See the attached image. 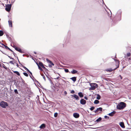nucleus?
<instances>
[{
    "label": "nucleus",
    "mask_w": 131,
    "mask_h": 131,
    "mask_svg": "<svg viewBox=\"0 0 131 131\" xmlns=\"http://www.w3.org/2000/svg\"><path fill=\"white\" fill-rule=\"evenodd\" d=\"M30 78L32 79V78H31V76L30 75Z\"/></svg>",
    "instance_id": "nucleus-58"
},
{
    "label": "nucleus",
    "mask_w": 131,
    "mask_h": 131,
    "mask_svg": "<svg viewBox=\"0 0 131 131\" xmlns=\"http://www.w3.org/2000/svg\"><path fill=\"white\" fill-rule=\"evenodd\" d=\"M116 58V54L115 55V58Z\"/></svg>",
    "instance_id": "nucleus-59"
},
{
    "label": "nucleus",
    "mask_w": 131,
    "mask_h": 131,
    "mask_svg": "<svg viewBox=\"0 0 131 131\" xmlns=\"http://www.w3.org/2000/svg\"><path fill=\"white\" fill-rule=\"evenodd\" d=\"M73 81L75 82L76 80V77H73L70 78Z\"/></svg>",
    "instance_id": "nucleus-18"
},
{
    "label": "nucleus",
    "mask_w": 131,
    "mask_h": 131,
    "mask_svg": "<svg viewBox=\"0 0 131 131\" xmlns=\"http://www.w3.org/2000/svg\"><path fill=\"white\" fill-rule=\"evenodd\" d=\"M99 101L98 100H96L94 101V103L95 104H97L99 103Z\"/></svg>",
    "instance_id": "nucleus-26"
},
{
    "label": "nucleus",
    "mask_w": 131,
    "mask_h": 131,
    "mask_svg": "<svg viewBox=\"0 0 131 131\" xmlns=\"http://www.w3.org/2000/svg\"><path fill=\"white\" fill-rule=\"evenodd\" d=\"M130 55V53H128L127 54V56L128 57H129Z\"/></svg>",
    "instance_id": "nucleus-37"
},
{
    "label": "nucleus",
    "mask_w": 131,
    "mask_h": 131,
    "mask_svg": "<svg viewBox=\"0 0 131 131\" xmlns=\"http://www.w3.org/2000/svg\"><path fill=\"white\" fill-rule=\"evenodd\" d=\"M64 71L68 73L69 72V71L68 69H64Z\"/></svg>",
    "instance_id": "nucleus-35"
},
{
    "label": "nucleus",
    "mask_w": 131,
    "mask_h": 131,
    "mask_svg": "<svg viewBox=\"0 0 131 131\" xmlns=\"http://www.w3.org/2000/svg\"><path fill=\"white\" fill-rule=\"evenodd\" d=\"M26 70L28 72L29 71H30L28 69H27V70Z\"/></svg>",
    "instance_id": "nucleus-55"
},
{
    "label": "nucleus",
    "mask_w": 131,
    "mask_h": 131,
    "mask_svg": "<svg viewBox=\"0 0 131 131\" xmlns=\"http://www.w3.org/2000/svg\"><path fill=\"white\" fill-rule=\"evenodd\" d=\"M49 66L50 67H52L51 65V64H49Z\"/></svg>",
    "instance_id": "nucleus-50"
},
{
    "label": "nucleus",
    "mask_w": 131,
    "mask_h": 131,
    "mask_svg": "<svg viewBox=\"0 0 131 131\" xmlns=\"http://www.w3.org/2000/svg\"><path fill=\"white\" fill-rule=\"evenodd\" d=\"M80 103L82 105H85L86 103V101L84 99H82L80 100Z\"/></svg>",
    "instance_id": "nucleus-7"
},
{
    "label": "nucleus",
    "mask_w": 131,
    "mask_h": 131,
    "mask_svg": "<svg viewBox=\"0 0 131 131\" xmlns=\"http://www.w3.org/2000/svg\"><path fill=\"white\" fill-rule=\"evenodd\" d=\"M37 64L38 66V68L41 71H43V70L42 69V68L39 66V65H38V64L37 63Z\"/></svg>",
    "instance_id": "nucleus-29"
},
{
    "label": "nucleus",
    "mask_w": 131,
    "mask_h": 131,
    "mask_svg": "<svg viewBox=\"0 0 131 131\" xmlns=\"http://www.w3.org/2000/svg\"><path fill=\"white\" fill-rule=\"evenodd\" d=\"M34 53H35V54H36V52H34Z\"/></svg>",
    "instance_id": "nucleus-57"
},
{
    "label": "nucleus",
    "mask_w": 131,
    "mask_h": 131,
    "mask_svg": "<svg viewBox=\"0 0 131 131\" xmlns=\"http://www.w3.org/2000/svg\"><path fill=\"white\" fill-rule=\"evenodd\" d=\"M78 71L75 70H73L72 71H71V73L73 74H74L77 73Z\"/></svg>",
    "instance_id": "nucleus-21"
},
{
    "label": "nucleus",
    "mask_w": 131,
    "mask_h": 131,
    "mask_svg": "<svg viewBox=\"0 0 131 131\" xmlns=\"http://www.w3.org/2000/svg\"><path fill=\"white\" fill-rule=\"evenodd\" d=\"M28 72L32 76V77L33 78H34V77H33L32 75V74L31 72L30 71H29Z\"/></svg>",
    "instance_id": "nucleus-36"
},
{
    "label": "nucleus",
    "mask_w": 131,
    "mask_h": 131,
    "mask_svg": "<svg viewBox=\"0 0 131 131\" xmlns=\"http://www.w3.org/2000/svg\"><path fill=\"white\" fill-rule=\"evenodd\" d=\"M41 75L42 77L43 78L44 80L45 81H46V78L45 75L43 74H41Z\"/></svg>",
    "instance_id": "nucleus-31"
},
{
    "label": "nucleus",
    "mask_w": 131,
    "mask_h": 131,
    "mask_svg": "<svg viewBox=\"0 0 131 131\" xmlns=\"http://www.w3.org/2000/svg\"><path fill=\"white\" fill-rule=\"evenodd\" d=\"M58 113H55L54 114V116L55 117H57V116H58Z\"/></svg>",
    "instance_id": "nucleus-32"
},
{
    "label": "nucleus",
    "mask_w": 131,
    "mask_h": 131,
    "mask_svg": "<svg viewBox=\"0 0 131 131\" xmlns=\"http://www.w3.org/2000/svg\"><path fill=\"white\" fill-rule=\"evenodd\" d=\"M11 82H14V84L16 85L17 83L16 82V80H12Z\"/></svg>",
    "instance_id": "nucleus-27"
},
{
    "label": "nucleus",
    "mask_w": 131,
    "mask_h": 131,
    "mask_svg": "<svg viewBox=\"0 0 131 131\" xmlns=\"http://www.w3.org/2000/svg\"><path fill=\"white\" fill-rule=\"evenodd\" d=\"M95 108V107L94 106H92L90 108V110L91 111H93Z\"/></svg>",
    "instance_id": "nucleus-34"
},
{
    "label": "nucleus",
    "mask_w": 131,
    "mask_h": 131,
    "mask_svg": "<svg viewBox=\"0 0 131 131\" xmlns=\"http://www.w3.org/2000/svg\"><path fill=\"white\" fill-rule=\"evenodd\" d=\"M9 63L13 64H14L13 61H10Z\"/></svg>",
    "instance_id": "nucleus-38"
},
{
    "label": "nucleus",
    "mask_w": 131,
    "mask_h": 131,
    "mask_svg": "<svg viewBox=\"0 0 131 131\" xmlns=\"http://www.w3.org/2000/svg\"><path fill=\"white\" fill-rule=\"evenodd\" d=\"M46 60L48 63H49L51 64V65L52 66H54V64L51 61L49 60L47 58Z\"/></svg>",
    "instance_id": "nucleus-15"
},
{
    "label": "nucleus",
    "mask_w": 131,
    "mask_h": 131,
    "mask_svg": "<svg viewBox=\"0 0 131 131\" xmlns=\"http://www.w3.org/2000/svg\"><path fill=\"white\" fill-rule=\"evenodd\" d=\"M84 99L86 100H87L88 99V97L86 96H85L84 97Z\"/></svg>",
    "instance_id": "nucleus-45"
},
{
    "label": "nucleus",
    "mask_w": 131,
    "mask_h": 131,
    "mask_svg": "<svg viewBox=\"0 0 131 131\" xmlns=\"http://www.w3.org/2000/svg\"><path fill=\"white\" fill-rule=\"evenodd\" d=\"M6 37H7V38H8L9 37V36H8V35L7 34H6Z\"/></svg>",
    "instance_id": "nucleus-52"
},
{
    "label": "nucleus",
    "mask_w": 131,
    "mask_h": 131,
    "mask_svg": "<svg viewBox=\"0 0 131 131\" xmlns=\"http://www.w3.org/2000/svg\"><path fill=\"white\" fill-rule=\"evenodd\" d=\"M91 87L90 88L89 90H92L95 89L97 87V85L96 83H92L91 84Z\"/></svg>",
    "instance_id": "nucleus-3"
},
{
    "label": "nucleus",
    "mask_w": 131,
    "mask_h": 131,
    "mask_svg": "<svg viewBox=\"0 0 131 131\" xmlns=\"http://www.w3.org/2000/svg\"><path fill=\"white\" fill-rule=\"evenodd\" d=\"M102 107H99L98 108H97L96 110H95L94 112L95 113H97L99 111H102Z\"/></svg>",
    "instance_id": "nucleus-10"
},
{
    "label": "nucleus",
    "mask_w": 131,
    "mask_h": 131,
    "mask_svg": "<svg viewBox=\"0 0 131 131\" xmlns=\"http://www.w3.org/2000/svg\"><path fill=\"white\" fill-rule=\"evenodd\" d=\"M23 67L26 70H27V68H26V67H25V66H23Z\"/></svg>",
    "instance_id": "nucleus-44"
},
{
    "label": "nucleus",
    "mask_w": 131,
    "mask_h": 131,
    "mask_svg": "<svg viewBox=\"0 0 131 131\" xmlns=\"http://www.w3.org/2000/svg\"><path fill=\"white\" fill-rule=\"evenodd\" d=\"M0 51H1L3 54H6H6L4 52H3L2 51H1V50H0Z\"/></svg>",
    "instance_id": "nucleus-48"
},
{
    "label": "nucleus",
    "mask_w": 131,
    "mask_h": 131,
    "mask_svg": "<svg viewBox=\"0 0 131 131\" xmlns=\"http://www.w3.org/2000/svg\"><path fill=\"white\" fill-rule=\"evenodd\" d=\"M8 23L9 27H12V21L10 20L8 21Z\"/></svg>",
    "instance_id": "nucleus-16"
},
{
    "label": "nucleus",
    "mask_w": 131,
    "mask_h": 131,
    "mask_svg": "<svg viewBox=\"0 0 131 131\" xmlns=\"http://www.w3.org/2000/svg\"><path fill=\"white\" fill-rule=\"evenodd\" d=\"M72 97H74L77 100H78L79 99V97L76 94H73L71 95Z\"/></svg>",
    "instance_id": "nucleus-9"
},
{
    "label": "nucleus",
    "mask_w": 131,
    "mask_h": 131,
    "mask_svg": "<svg viewBox=\"0 0 131 131\" xmlns=\"http://www.w3.org/2000/svg\"><path fill=\"white\" fill-rule=\"evenodd\" d=\"M4 34V33L3 31L0 30V36H2Z\"/></svg>",
    "instance_id": "nucleus-25"
},
{
    "label": "nucleus",
    "mask_w": 131,
    "mask_h": 131,
    "mask_svg": "<svg viewBox=\"0 0 131 131\" xmlns=\"http://www.w3.org/2000/svg\"><path fill=\"white\" fill-rule=\"evenodd\" d=\"M13 47L15 48V50H16L19 52L21 53H24V51H22L21 49L17 47H16L14 45V46H13Z\"/></svg>",
    "instance_id": "nucleus-5"
},
{
    "label": "nucleus",
    "mask_w": 131,
    "mask_h": 131,
    "mask_svg": "<svg viewBox=\"0 0 131 131\" xmlns=\"http://www.w3.org/2000/svg\"><path fill=\"white\" fill-rule=\"evenodd\" d=\"M101 98V96L99 94H97L96 99L98 100H100Z\"/></svg>",
    "instance_id": "nucleus-23"
},
{
    "label": "nucleus",
    "mask_w": 131,
    "mask_h": 131,
    "mask_svg": "<svg viewBox=\"0 0 131 131\" xmlns=\"http://www.w3.org/2000/svg\"><path fill=\"white\" fill-rule=\"evenodd\" d=\"M23 67L26 70H27V68H26V67H25V66H23Z\"/></svg>",
    "instance_id": "nucleus-43"
},
{
    "label": "nucleus",
    "mask_w": 131,
    "mask_h": 131,
    "mask_svg": "<svg viewBox=\"0 0 131 131\" xmlns=\"http://www.w3.org/2000/svg\"><path fill=\"white\" fill-rule=\"evenodd\" d=\"M38 83H39V82H38V81H36Z\"/></svg>",
    "instance_id": "nucleus-60"
},
{
    "label": "nucleus",
    "mask_w": 131,
    "mask_h": 131,
    "mask_svg": "<svg viewBox=\"0 0 131 131\" xmlns=\"http://www.w3.org/2000/svg\"><path fill=\"white\" fill-rule=\"evenodd\" d=\"M23 67L26 70H27V68H26V67H25V66H23Z\"/></svg>",
    "instance_id": "nucleus-42"
},
{
    "label": "nucleus",
    "mask_w": 131,
    "mask_h": 131,
    "mask_svg": "<svg viewBox=\"0 0 131 131\" xmlns=\"http://www.w3.org/2000/svg\"><path fill=\"white\" fill-rule=\"evenodd\" d=\"M102 120V118L101 117H99L97 119L96 121H95V122H99L100 121Z\"/></svg>",
    "instance_id": "nucleus-20"
},
{
    "label": "nucleus",
    "mask_w": 131,
    "mask_h": 131,
    "mask_svg": "<svg viewBox=\"0 0 131 131\" xmlns=\"http://www.w3.org/2000/svg\"><path fill=\"white\" fill-rule=\"evenodd\" d=\"M0 51H1L3 54H6H6L4 52H3L2 51H1V50H0Z\"/></svg>",
    "instance_id": "nucleus-47"
},
{
    "label": "nucleus",
    "mask_w": 131,
    "mask_h": 131,
    "mask_svg": "<svg viewBox=\"0 0 131 131\" xmlns=\"http://www.w3.org/2000/svg\"><path fill=\"white\" fill-rule=\"evenodd\" d=\"M104 117L105 118H107L108 119L109 118V117H108L106 115L104 116Z\"/></svg>",
    "instance_id": "nucleus-39"
},
{
    "label": "nucleus",
    "mask_w": 131,
    "mask_h": 131,
    "mask_svg": "<svg viewBox=\"0 0 131 131\" xmlns=\"http://www.w3.org/2000/svg\"><path fill=\"white\" fill-rule=\"evenodd\" d=\"M120 126L122 128H124L125 126L124 125V124L123 122H120L119 123Z\"/></svg>",
    "instance_id": "nucleus-12"
},
{
    "label": "nucleus",
    "mask_w": 131,
    "mask_h": 131,
    "mask_svg": "<svg viewBox=\"0 0 131 131\" xmlns=\"http://www.w3.org/2000/svg\"><path fill=\"white\" fill-rule=\"evenodd\" d=\"M38 65H39V66H41L42 68L43 69H46L45 67L44 66L43 63L42 62H39V63Z\"/></svg>",
    "instance_id": "nucleus-13"
},
{
    "label": "nucleus",
    "mask_w": 131,
    "mask_h": 131,
    "mask_svg": "<svg viewBox=\"0 0 131 131\" xmlns=\"http://www.w3.org/2000/svg\"><path fill=\"white\" fill-rule=\"evenodd\" d=\"M46 125L45 124H42L39 127V128L41 129H43L46 127Z\"/></svg>",
    "instance_id": "nucleus-11"
},
{
    "label": "nucleus",
    "mask_w": 131,
    "mask_h": 131,
    "mask_svg": "<svg viewBox=\"0 0 131 131\" xmlns=\"http://www.w3.org/2000/svg\"><path fill=\"white\" fill-rule=\"evenodd\" d=\"M13 72L14 73L16 74L17 75H18V76H19L20 75V73L17 71H13Z\"/></svg>",
    "instance_id": "nucleus-22"
},
{
    "label": "nucleus",
    "mask_w": 131,
    "mask_h": 131,
    "mask_svg": "<svg viewBox=\"0 0 131 131\" xmlns=\"http://www.w3.org/2000/svg\"><path fill=\"white\" fill-rule=\"evenodd\" d=\"M59 78V77H57L56 78H55V79H58Z\"/></svg>",
    "instance_id": "nucleus-54"
},
{
    "label": "nucleus",
    "mask_w": 131,
    "mask_h": 131,
    "mask_svg": "<svg viewBox=\"0 0 131 131\" xmlns=\"http://www.w3.org/2000/svg\"><path fill=\"white\" fill-rule=\"evenodd\" d=\"M16 64H17V67H18V66H19V65H18V64L17 63Z\"/></svg>",
    "instance_id": "nucleus-56"
},
{
    "label": "nucleus",
    "mask_w": 131,
    "mask_h": 131,
    "mask_svg": "<svg viewBox=\"0 0 131 131\" xmlns=\"http://www.w3.org/2000/svg\"><path fill=\"white\" fill-rule=\"evenodd\" d=\"M51 83H52V82L51 81H50Z\"/></svg>",
    "instance_id": "nucleus-62"
},
{
    "label": "nucleus",
    "mask_w": 131,
    "mask_h": 131,
    "mask_svg": "<svg viewBox=\"0 0 131 131\" xmlns=\"http://www.w3.org/2000/svg\"><path fill=\"white\" fill-rule=\"evenodd\" d=\"M126 106V104L125 103L121 102L117 106V108L118 109L121 110L124 108Z\"/></svg>",
    "instance_id": "nucleus-1"
},
{
    "label": "nucleus",
    "mask_w": 131,
    "mask_h": 131,
    "mask_svg": "<svg viewBox=\"0 0 131 131\" xmlns=\"http://www.w3.org/2000/svg\"><path fill=\"white\" fill-rule=\"evenodd\" d=\"M116 112L115 111H113L111 113H109L108 115H109V116H113V115Z\"/></svg>",
    "instance_id": "nucleus-14"
},
{
    "label": "nucleus",
    "mask_w": 131,
    "mask_h": 131,
    "mask_svg": "<svg viewBox=\"0 0 131 131\" xmlns=\"http://www.w3.org/2000/svg\"><path fill=\"white\" fill-rule=\"evenodd\" d=\"M12 7V4H7L6 5L5 9L8 12H9L11 9Z\"/></svg>",
    "instance_id": "nucleus-4"
},
{
    "label": "nucleus",
    "mask_w": 131,
    "mask_h": 131,
    "mask_svg": "<svg viewBox=\"0 0 131 131\" xmlns=\"http://www.w3.org/2000/svg\"><path fill=\"white\" fill-rule=\"evenodd\" d=\"M5 48L6 49H8L11 52H13V51H12V50H11L10 48H9L7 46H5Z\"/></svg>",
    "instance_id": "nucleus-24"
},
{
    "label": "nucleus",
    "mask_w": 131,
    "mask_h": 131,
    "mask_svg": "<svg viewBox=\"0 0 131 131\" xmlns=\"http://www.w3.org/2000/svg\"><path fill=\"white\" fill-rule=\"evenodd\" d=\"M0 43L1 44V45H0V46L1 47H2L4 48V46L5 47V46H6L4 45L3 43H1V42H0Z\"/></svg>",
    "instance_id": "nucleus-28"
},
{
    "label": "nucleus",
    "mask_w": 131,
    "mask_h": 131,
    "mask_svg": "<svg viewBox=\"0 0 131 131\" xmlns=\"http://www.w3.org/2000/svg\"><path fill=\"white\" fill-rule=\"evenodd\" d=\"M8 56L9 58H10V59H13L14 60V59H13V58H12L11 57H10V56Z\"/></svg>",
    "instance_id": "nucleus-41"
},
{
    "label": "nucleus",
    "mask_w": 131,
    "mask_h": 131,
    "mask_svg": "<svg viewBox=\"0 0 131 131\" xmlns=\"http://www.w3.org/2000/svg\"><path fill=\"white\" fill-rule=\"evenodd\" d=\"M12 52L13 53V54H14V56H15V53L13 51V52Z\"/></svg>",
    "instance_id": "nucleus-53"
},
{
    "label": "nucleus",
    "mask_w": 131,
    "mask_h": 131,
    "mask_svg": "<svg viewBox=\"0 0 131 131\" xmlns=\"http://www.w3.org/2000/svg\"><path fill=\"white\" fill-rule=\"evenodd\" d=\"M23 74L24 75H25L26 77H27L28 76V74L26 72H24L23 73Z\"/></svg>",
    "instance_id": "nucleus-30"
},
{
    "label": "nucleus",
    "mask_w": 131,
    "mask_h": 131,
    "mask_svg": "<svg viewBox=\"0 0 131 131\" xmlns=\"http://www.w3.org/2000/svg\"><path fill=\"white\" fill-rule=\"evenodd\" d=\"M78 94L80 97L81 98L83 97V95L82 93L81 92H80L78 93Z\"/></svg>",
    "instance_id": "nucleus-17"
},
{
    "label": "nucleus",
    "mask_w": 131,
    "mask_h": 131,
    "mask_svg": "<svg viewBox=\"0 0 131 131\" xmlns=\"http://www.w3.org/2000/svg\"><path fill=\"white\" fill-rule=\"evenodd\" d=\"M14 91L15 93L16 94H18V93L17 91V89H15L14 90Z\"/></svg>",
    "instance_id": "nucleus-33"
},
{
    "label": "nucleus",
    "mask_w": 131,
    "mask_h": 131,
    "mask_svg": "<svg viewBox=\"0 0 131 131\" xmlns=\"http://www.w3.org/2000/svg\"><path fill=\"white\" fill-rule=\"evenodd\" d=\"M64 93L66 95L67 94V92L66 91H64Z\"/></svg>",
    "instance_id": "nucleus-49"
},
{
    "label": "nucleus",
    "mask_w": 131,
    "mask_h": 131,
    "mask_svg": "<svg viewBox=\"0 0 131 131\" xmlns=\"http://www.w3.org/2000/svg\"><path fill=\"white\" fill-rule=\"evenodd\" d=\"M75 93V91L74 90H72L71 92V93L72 94L74 93Z\"/></svg>",
    "instance_id": "nucleus-40"
},
{
    "label": "nucleus",
    "mask_w": 131,
    "mask_h": 131,
    "mask_svg": "<svg viewBox=\"0 0 131 131\" xmlns=\"http://www.w3.org/2000/svg\"><path fill=\"white\" fill-rule=\"evenodd\" d=\"M0 106L2 107L5 108L6 106H8V104L6 102L2 101L0 103Z\"/></svg>",
    "instance_id": "nucleus-2"
},
{
    "label": "nucleus",
    "mask_w": 131,
    "mask_h": 131,
    "mask_svg": "<svg viewBox=\"0 0 131 131\" xmlns=\"http://www.w3.org/2000/svg\"><path fill=\"white\" fill-rule=\"evenodd\" d=\"M73 116L75 118H77L79 117V114L77 113H75L73 114Z\"/></svg>",
    "instance_id": "nucleus-8"
},
{
    "label": "nucleus",
    "mask_w": 131,
    "mask_h": 131,
    "mask_svg": "<svg viewBox=\"0 0 131 131\" xmlns=\"http://www.w3.org/2000/svg\"><path fill=\"white\" fill-rule=\"evenodd\" d=\"M1 66V64L0 63V66Z\"/></svg>",
    "instance_id": "nucleus-61"
},
{
    "label": "nucleus",
    "mask_w": 131,
    "mask_h": 131,
    "mask_svg": "<svg viewBox=\"0 0 131 131\" xmlns=\"http://www.w3.org/2000/svg\"><path fill=\"white\" fill-rule=\"evenodd\" d=\"M17 59L18 60V62H19V64H21V63H20V62L19 61V59H18V57H17Z\"/></svg>",
    "instance_id": "nucleus-46"
},
{
    "label": "nucleus",
    "mask_w": 131,
    "mask_h": 131,
    "mask_svg": "<svg viewBox=\"0 0 131 131\" xmlns=\"http://www.w3.org/2000/svg\"><path fill=\"white\" fill-rule=\"evenodd\" d=\"M114 60L115 61H116V65L117 67L116 68H115L113 69L114 70H115L117 68H118L119 67V62L118 60H117L115 59H114Z\"/></svg>",
    "instance_id": "nucleus-6"
},
{
    "label": "nucleus",
    "mask_w": 131,
    "mask_h": 131,
    "mask_svg": "<svg viewBox=\"0 0 131 131\" xmlns=\"http://www.w3.org/2000/svg\"><path fill=\"white\" fill-rule=\"evenodd\" d=\"M113 70H112L111 68H109V69H107L106 70V71L107 72H111Z\"/></svg>",
    "instance_id": "nucleus-19"
},
{
    "label": "nucleus",
    "mask_w": 131,
    "mask_h": 131,
    "mask_svg": "<svg viewBox=\"0 0 131 131\" xmlns=\"http://www.w3.org/2000/svg\"><path fill=\"white\" fill-rule=\"evenodd\" d=\"M119 76L120 77V78H121V79H122V76L121 75H119Z\"/></svg>",
    "instance_id": "nucleus-51"
}]
</instances>
